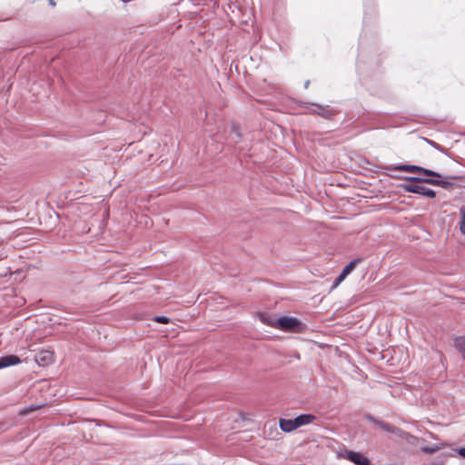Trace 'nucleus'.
I'll list each match as a JSON object with an SVG mask.
<instances>
[{"instance_id": "1", "label": "nucleus", "mask_w": 465, "mask_h": 465, "mask_svg": "<svg viewBox=\"0 0 465 465\" xmlns=\"http://www.w3.org/2000/svg\"><path fill=\"white\" fill-rule=\"evenodd\" d=\"M315 419L316 417L312 414H302L292 420L280 419L279 425L282 430L291 432L297 428L310 424Z\"/></svg>"}, {"instance_id": "2", "label": "nucleus", "mask_w": 465, "mask_h": 465, "mask_svg": "<svg viewBox=\"0 0 465 465\" xmlns=\"http://www.w3.org/2000/svg\"><path fill=\"white\" fill-rule=\"evenodd\" d=\"M339 457L348 460L355 465H371V460L362 453L353 450H343L339 453Z\"/></svg>"}, {"instance_id": "3", "label": "nucleus", "mask_w": 465, "mask_h": 465, "mask_svg": "<svg viewBox=\"0 0 465 465\" xmlns=\"http://www.w3.org/2000/svg\"><path fill=\"white\" fill-rule=\"evenodd\" d=\"M391 169L397 170V171H406V172H413V173H421L428 176L441 178V174L439 173H436L434 171L425 169L423 167L413 165V164H401L392 167Z\"/></svg>"}, {"instance_id": "4", "label": "nucleus", "mask_w": 465, "mask_h": 465, "mask_svg": "<svg viewBox=\"0 0 465 465\" xmlns=\"http://www.w3.org/2000/svg\"><path fill=\"white\" fill-rule=\"evenodd\" d=\"M301 325V322L295 317H280L277 318L276 328L282 331H296Z\"/></svg>"}, {"instance_id": "5", "label": "nucleus", "mask_w": 465, "mask_h": 465, "mask_svg": "<svg viewBox=\"0 0 465 465\" xmlns=\"http://www.w3.org/2000/svg\"><path fill=\"white\" fill-rule=\"evenodd\" d=\"M402 188L405 192L421 194L429 198H434L436 195L432 189L427 188L420 184L408 183L404 184Z\"/></svg>"}, {"instance_id": "6", "label": "nucleus", "mask_w": 465, "mask_h": 465, "mask_svg": "<svg viewBox=\"0 0 465 465\" xmlns=\"http://www.w3.org/2000/svg\"><path fill=\"white\" fill-rule=\"evenodd\" d=\"M370 420L374 422L376 425H378L381 430L387 431V432H391V433H393L395 434L396 436H398L399 438H401V439H406L408 437V433L401 430V429L395 427V426H392L389 423H386V422H383L381 420H376L374 418H370Z\"/></svg>"}, {"instance_id": "7", "label": "nucleus", "mask_w": 465, "mask_h": 465, "mask_svg": "<svg viewBox=\"0 0 465 465\" xmlns=\"http://www.w3.org/2000/svg\"><path fill=\"white\" fill-rule=\"evenodd\" d=\"M407 180L411 181V182L426 183H430L432 185H438V186H441L444 189H449L452 186L451 183L445 181V180H440V179L408 177Z\"/></svg>"}, {"instance_id": "8", "label": "nucleus", "mask_w": 465, "mask_h": 465, "mask_svg": "<svg viewBox=\"0 0 465 465\" xmlns=\"http://www.w3.org/2000/svg\"><path fill=\"white\" fill-rule=\"evenodd\" d=\"M35 361L39 365H49L54 361V352L48 350H43L36 354Z\"/></svg>"}, {"instance_id": "9", "label": "nucleus", "mask_w": 465, "mask_h": 465, "mask_svg": "<svg viewBox=\"0 0 465 465\" xmlns=\"http://www.w3.org/2000/svg\"><path fill=\"white\" fill-rule=\"evenodd\" d=\"M20 362H21L20 359L15 355L2 356V357H0V369L16 365Z\"/></svg>"}, {"instance_id": "10", "label": "nucleus", "mask_w": 465, "mask_h": 465, "mask_svg": "<svg viewBox=\"0 0 465 465\" xmlns=\"http://www.w3.org/2000/svg\"><path fill=\"white\" fill-rule=\"evenodd\" d=\"M313 106V112L324 118H331V115L333 114L332 111L330 110L328 107H323L319 104H315Z\"/></svg>"}, {"instance_id": "11", "label": "nucleus", "mask_w": 465, "mask_h": 465, "mask_svg": "<svg viewBox=\"0 0 465 465\" xmlns=\"http://www.w3.org/2000/svg\"><path fill=\"white\" fill-rule=\"evenodd\" d=\"M259 319L264 324L276 328L277 325V318H273L272 316L267 313H260Z\"/></svg>"}, {"instance_id": "12", "label": "nucleus", "mask_w": 465, "mask_h": 465, "mask_svg": "<svg viewBox=\"0 0 465 465\" xmlns=\"http://www.w3.org/2000/svg\"><path fill=\"white\" fill-rule=\"evenodd\" d=\"M454 345L458 351L461 354L462 359L465 361V335L456 338L454 341Z\"/></svg>"}, {"instance_id": "13", "label": "nucleus", "mask_w": 465, "mask_h": 465, "mask_svg": "<svg viewBox=\"0 0 465 465\" xmlns=\"http://www.w3.org/2000/svg\"><path fill=\"white\" fill-rule=\"evenodd\" d=\"M360 260H353L350 263H348L344 269L342 270L341 273L347 277L355 268L356 264L358 263Z\"/></svg>"}, {"instance_id": "14", "label": "nucleus", "mask_w": 465, "mask_h": 465, "mask_svg": "<svg viewBox=\"0 0 465 465\" xmlns=\"http://www.w3.org/2000/svg\"><path fill=\"white\" fill-rule=\"evenodd\" d=\"M460 232L463 235H465V205H463L460 208Z\"/></svg>"}, {"instance_id": "15", "label": "nucleus", "mask_w": 465, "mask_h": 465, "mask_svg": "<svg viewBox=\"0 0 465 465\" xmlns=\"http://www.w3.org/2000/svg\"><path fill=\"white\" fill-rule=\"evenodd\" d=\"M345 276L341 272V274L333 281L331 289H335L338 287L344 280Z\"/></svg>"}, {"instance_id": "16", "label": "nucleus", "mask_w": 465, "mask_h": 465, "mask_svg": "<svg viewBox=\"0 0 465 465\" xmlns=\"http://www.w3.org/2000/svg\"><path fill=\"white\" fill-rule=\"evenodd\" d=\"M153 321L163 324H166L170 322V320L165 316H156Z\"/></svg>"}, {"instance_id": "17", "label": "nucleus", "mask_w": 465, "mask_h": 465, "mask_svg": "<svg viewBox=\"0 0 465 465\" xmlns=\"http://www.w3.org/2000/svg\"><path fill=\"white\" fill-rule=\"evenodd\" d=\"M437 450H438V448H434V447H427V448L423 449V451L426 453H434Z\"/></svg>"}, {"instance_id": "18", "label": "nucleus", "mask_w": 465, "mask_h": 465, "mask_svg": "<svg viewBox=\"0 0 465 465\" xmlns=\"http://www.w3.org/2000/svg\"><path fill=\"white\" fill-rule=\"evenodd\" d=\"M457 452L460 456L465 459V447L458 449Z\"/></svg>"}, {"instance_id": "19", "label": "nucleus", "mask_w": 465, "mask_h": 465, "mask_svg": "<svg viewBox=\"0 0 465 465\" xmlns=\"http://www.w3.org/2000/svg\"><path fill=\"white\" fill-rule=\"evenodd\" d=\"M49 4H50L51 5H53V6H54V5H55V3H54V0H49Z\"/></svg>"}]
</instances>
